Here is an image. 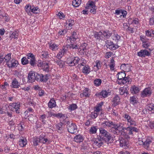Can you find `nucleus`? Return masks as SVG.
Returning <instances> with one entry per match:
<instances>
[{
	"instance_id": "nucleus-1",
	"label": "nucleus",
	"mask_w": 154,
	"mask_h": 154,
	"mask_svg": "<svg viewBox=\"0 0 154 154\" xmlns=\"http://www.w3.org/2000/svg\"><path fill=\"white\" fill-rule=\"evenodd\" d=\"M100 137L98 138L94 143L98 147H100L103 144L102 140L104 141L108 144L113 142V139L111 134L106 130L102 128H100Z\"/></svg>"
},
{
	"instance_id": "nucleus-2",
	"label": "nucleus",
	"mask_w": 154,
	"mask_h": 154,
	"mask_svg": "<svg viewBox=\"0 0 154 154\" xmlns=\"http://www.w3.org/2000/svg\"><path fill=\"white\" fill-rule=\"evenodd\" d=\"M63 124L65 125H67L68 131L70 133L75 134L78 131L76 126L75 124L70 123L69 121L66 120H65Z\"/></svg>"
},
{
	"instance_id": "nucleus-3",
	"label": "nucleus",
	"mask_w": 154,
	"mask_h": 154,
	"mask_svg": "<svg viewBox=\"0 0 154 154\" xmlns=\"http://www.w3.org/2000/svg\"><path fill=\"white\" fill-rule=\"evenodd\" d=\"M124 125L120 123H117L111 121L110 127L112 128L110 130V131L116 134L118 131Z\"/></svg>"
},
{
	"instance_id": "nucleus-4",
	"label": "nucleus",
	"mask_w": 154,
	"mask_h": 154,
	"mask_svg": "<svg viewBox=\"0 0 154 154\" xmlns=\"http://www.w3.org/2000/svg\"><path fill=\"white\" fill-rule=\"evenodd\" d=\"M105 42V45L107 48H109L112 51L116 50L119 47V46L114 44L110 40H106Z\"/></svg>"
},
{
	"instance_id": "nucleus-5",
	"label": "nucleus",
	"mask_w": 154,
	"mask_h": 154,
	"mask_svg": "<svg viewBox=\"0 0 154 154\" xmlns=\"http://www.w3.org/2000/svg\"><path fill=\"white\" fill-rule=\"evenodd\" d=\"M126 131H127L126 128H125L123 127V126H122L116 134H119L120 133L122 136L121 137H123L126 139H129L130 137Z\"/></svg>"
},
{
	"instance_id": "nucleus-6",
	"label": "nucleus",
	"mask_w": 154,
	"mask_h": 154,
	"mask_svg": "<svg viewBox=\"0 0 154 154\" xmlns=\"http://www.w3.org/2000/svg\"><path fill=\"white\" fill-rule=\"evenodd\" d=\"M9 106L12 107L11 110L13 111H14V109H15L14 111L17 113L19 114L20 113V104L18 103H10L9 104Z\"/></svg>"
},
{
	"instance_id": "nucleus-7",
	"label": "nucleus",
	"mask_w": 154,
	"mask_h": 154,
	"mask_svg": "<svg viewBox=\"0 0 154 154\" xmlns=\"http://www.w3.org/2000/svg\"><path fill=\"white\" fill-rule=\"evenodd\" d=\"M110 95V92L108 91L105 90H102L99 93H96L95 95L100 98H105L107 97L108 95Z\"/></svg>"
},
{
	"instance_id": "nucleus-8",
	"label": "nucleus",
	"mask_w": 154,
	"mask_h": 154,
	"mask_svg": "<svg viewBox=\"0 0 154 154\" xmlns=\"http://www.w3.org/2000/svg\"><path fill=\"white\" fill-rule=\"evenodd\" d=\"M142 143L143 144L144 147L146 149H148L149 148V145L152 142V139L149 137L146 138L145 141L142 140Z\"/></svg>"
},
{
	"instance_id": "nucleus-9",
	"label": "nucleus",
	"mask_w": 154,
	"mask_h": 154,
	"mask_svg": "<svg viewBox=\"0 0 154 154\" xmlns=\"http://www.w3.org/2000/svg\"><path fill=\"white\" fill-rule=\"evenodd\" d=\"M137 55L140 57H145L146 56H149L150 53L146 50H142L138 52Z\"/></svg>"
},
{
	"instance_id": "nucleus-10",
	"label": "nucleus",
	"mask_w": 154,
	"mask_h": 154,
	"mask_svg": "<svg viewBox=\"0 0 154 154\" xmlns=\"http://www.w3.org/2000/svg\"><path fill=\"white\" fill-rule=\"evenodd\" d=\"M38 138L40 143L47 144H49L50 143V141L46 137L45 134H42L39 136Z\"/></svg>"
},
{
	"instance_id": "nucleus-11",
	"label": "nucleus",
	"mask_w": 154,
	"mask_h": 154,
	"mask_svg": "<svg viewBox=\"0 0 154 154\" xmlns=\"http://www.w3.org/2000/svg\"><path fill=\"white\" fill-rule=\"evenodd\" d=\"M151 94V88L149 87L145 88L141 93V97H144L147 96H149Z\"/></svg>"
},
{
	"instance_id": "nucleus-12",
	"label": "nucleus",
	"mask_w": 154,
	"mask_h": 154,
	"mask_svg": "<svg viewBox=\"0 0 154 154\" xmlns=\"http://www.w3.org/2000/svg\"><path fill=\"white\" fill-rule=\"evenodd\" d=\"M77 38L78 36L76 33L75 32H73L70 36L68 37L67 40L69 41L70 43H74Z\"/></svg>"
},
{
	"instance_id": "nucleus-13",
	"label": "nucleus",
	"mask_w": 154,
	"mask_h": 154,
	"mask_svg": "<svg viewBox=\"0 0 154 154\" xmlns=\"http://www.w3.org/2000/svg\"><path fill=\"white\" fill-rule=\"evenodd\" d=\"M77 38L78 36L76 33L75 32H73L70 36L68 37L67 40L69 41L70 43H74Z\"/></svg>"
},
{
	"instance_id": "nucleus-14",
	"label": "nucleus",
	"mask_w": 154,
	"mask_h": 154,
	"mask_svg": "<svg viewBox=\"0 0 154 154\" xmlns=\"http://www.w3.org/2000/svg\"><path fill=\"white\" fill-rule=\"evenodd\" d=\"M127 131H128L129 135L133 134L134 132H137L138 131V129L137 128L132 126L128 127L126 128Z\"/></svg>"
},
{
	"instance_id": "nucleus-15",
	"label": "nucleus",
	"mask_w": 154,
	"mask_h": 154,
	"mask_svg": "<svg viewBox=\"0 0 154 154\" xmlns=\"http://www.w3.org/2000/svg\"><path fill=\"white\" fill-rule=\"evenodd\" d=\"M128 139L123 137H120L119 138L120 146L122 147L125 146H127L128 143Z\"/></svg>"
},
{
	"instance_id": "nucleus-16",
	"label": "nucleus",
	"mask_w": 154,
	"mask_h": 154,
	"mask_svg": "<svg viewBox=\"0 0 154 154\" xmlns=\"http://www.w3.org/2000/svg\"><path fill=\"white\" fill-rule=\"evenodd\" d=\"M18 64V62L17 60L13 59L12 60L9 62L7 64L9 68H12L15 66H17Z\"/></svg>"
},
{
	"instance_id": "nucleus-17",
	"label": "nucleus",
	"mask_w": 154,
	"mask_h": 154,
	"mask_svg": "<svg viewBox=\"0 0 154 154\" xmlns=\"http://www.w3.org/2000/svg\"><path fill=\"white\" fill-rule=\"evenodd\" d=\"M65 121L64 120L63 122H60L58 123L56 125V128L58 132L60 133H62L63 131V125H64L63 123Z\"/></svg>"
},
{
	"instance_id": "nucleus-18",
	"label": "nucleus",
	"mask_w": 154,
	"mask_h": 154,
	"mask_svg": "<svg viewBox=\"0 0 154 154\" xmlns=\"http://www.w3.org/2000/svg\"><path fill=\"white\" fill-rule=\"evenodd\" d=\"M28 81H29V82H32L35 81V72L34 73H30V72L28 76Z\"/></svg>"
},
{
	"instance_id": "nucleus-19",
	"label": "nucleus",
	"mask_w": 154,
	"mask_h": 154,
	"mask_svg": "<svg viewBox=\"0 0 154 154\" xmlns=\"http://www.w3.org/2000/svg\"><path fill=\"white\" fill-rule=\"evenodd\" d=\"M27 143V140L26 139L23 137L20 138L18 141L19 144L22 147L25 146Z\"/></svg>"
},
{
	"instance_id": "nucleus-20",
	"label": "nucleus",
	"mask_w": 154,
	"mask_h": 154,
	"mask_svg": "<svg viewBox=\"0 0 154 154\" xmlns=\"http://www.w3.org/2000/svg\"><path fill=\"white\" fill-rule=\"evenodd\" d=\"M120 98L118 95H116L113 98V106H115L119 105L120 101Z\"/></svg>"
},
{
	"instance_id": "nucleus-21",
	"label": "nucleus",
	"mask_w": 154,
	"mask_h": 154,
	"mask_svg": "<svg viewBox=\"0 0 154 154\" xmlns=\"http://www.w3.org/2000/svg\"><path fill=\"white\" fill-rule=\"evenodd\" d=\"M84 140V138L80 134L76 135L74 138V140L77 143L82 142Z\"/></svg>"
},
{
	"instance_id": "nucleus-22",
	"label": "nucleus",
	"mask_w": 154,
	"mask_h": 154,
	"mask_svg": "<svg viewBox=\"0 0 154 154\" xmlns=\"http://www.w3.org/2000/svg\"><path fill=\"white\" fill-rule=\"evenodd\" d=\"M130 91L132 94H137L139 93L140 90L137 86L134 85L131 87Z\"/></svg>"
},
{
	"instance_id": "nucleus-23",
	"label": "nucleus",
	"mask_w": 154,
	"mask_h": 154,
	"mask_svg": "<svg viewBox=\"0 0 154 154\" xmlns=\"http://www.w3.org/2000/svg\"><path fill=\"white\" fill-rule=\"evenodd\" d=\"M49 63L47 62H44L41 69H42L44 71L46 72H48L49 70Z\"/></svg>"
},
{
	"instance_id": "nucleus-24",
	"label": "nucleus",
	"mask_w": 154,
	"mask_h": 154,
	"mask_svg": "<svg viewBox=\"0 0 154 154\" xmlns=\"http://www.w3.org/2000/svg\"><path fill=\"white\" fill-rule=\"evenodd\" d=\"M20 86V83L15 79L13 80L11 87L14 88H18Z\"/></svg>"
},
{
	"instance_id": "nucleus-25",
	"label": "nucleus",
	"mask_w": 154,
	"mask_h": 154,
	"mask_svg": "<svg viewBox=\"0 0 154 154\" xmlns=\"http://www.w3.org/2000/svg\"><path fill=\"white\" fill-rule=\"evenodd\" d=\"M90 72V69L89 66L86 65L83 68L82 72L85 74H88Z\"/></svg>"
},
{
	"instance_id": "nucleus-26",
	"label": "nucleus",
	"mask_w": 154,
	"mask_h": 154,
	"mask_svg": "<svg viewBox=\"0 0 154 154\" xmlns=\"http://www.w3.org/2000/svg\"><path fill=\"white\" fill-rule=\"evenodd\" d=\"M118 79L119 81L122 80L125 77L126 74L125 72H120L117 74Z\"/></svg>"
},
{
	"instance_id": "nucleus-27",
	"label": "nucleus",
	"mask_w": 154,
	"mask_h": 154,
	"mask_svg": "<svg viewBox=\"0 0 154 154\" xmlns=\"http://www.w3.org/2000/svg\"><path fill=\"white\" fill-rule=\"evenodd\" d=\"M11 53H9L6 55L5 57H3L4 59V61L6 63V64H7L10 61V60L11 59Z\"/></svg>"
},
{
	"instance_id": "nucleus-28",
	"label": "nucleus",
	"mask_w": 154,
	"mask_h": 154,
	"mask_svg": "<svg viewBox=\"0 0 154 154\" xmlns=\"http://www.w3.org/2000/svg\"><path fill=\"white\" fill-rule=\"evenodd\" d=\"M48 107L51 108L55 107L56 106V103L55 100L51 99L48 103Z\"/></svg>"
},
{
	"instance_id": "nucleus-29",
	"label": "nucleus",
	"mask_w": 154,
	"mask_h": 154,
	"mask_svg": "<svg viewBox=\"0 0 154 154\" xmlns=\"http://www.w3.org/2000/svg\"><path fill=\"white\" fill-rule=\"evenodd\" d=\"M103 35V33L101 32H96L94 34V37L97 39L100 40L101 39V37Z\"/></svg>"
},
{
	"instance_id": "nucleus-30",
	"label": "nucleus",
	"mask_w": 154,
	"mask_h": 154,
	"mask_svg": "<svg viewBox=\"0 0 154 154\" xmlns=\"http://www.w3.org/2000/svg\"><path fill=\"white\" fill-rule=\"evenodd\" d=\"M112 33L110 32L109 31H104L103 33V35L106 38H109L111 35Z\"/></svg>"
},
{
	"instance_id": "nucleus-31",
	"label": "nucleus",
	"mask_w": 154,
	"mask_h": 154,
	"mask_svg": "<svg viewBox=\"0 0 154 154\" xmlns=\"http://www.w3.org/2000/svg\"><path fill=\"white\" fill-rule=\"evenodd\" d=\"M111 122V121H105L102 123L101 125L104 127H110Z\"/></svg>"
},
{
	"instance_id": "nucleus-32",
	"label": "nucleus",
	"mask_w": 154,
	"mask_h": 154,
	"mask_svg": "<svg viewBox=\"0 0 154 154\" xmlns=\"http://www.w3.org/2000/svg\"><path fill=\"white\" fill-rule=\"evenodd\" d=\"M41 76V82H46L48 79L49 75L48 74L44 75L43 74H42Z\"/></svg>"
},
{
	"instance_id": "nucleus-33",
	"label": "nucleus",
	"mask_w": 154,
	"mask_h": 154,
	"mask_svg": "<svg viewBox=\"0 0 154 154\" xmlns=\"http://www.w3.org/2000/svg\"><path fill=\"white\" fill-rule=\"evenodd\" d=\"M86 5H88V6L85 8H86L87 9L88 8L89 9V7L91 8H94V7H96L94 5V2L91 1H89Z\"/></svg>"
},
{
	"instance_id": "nucleus-34",
	"label": "nucleus",
	"mask_w": 154,
	"mask_h": 154,
	"mask_svg": "<svg viewBox=\"0 0 154 154\" xmlns=\"http://www.w3.org/2000/svg\"><path fill=\"white\" fill-rule=\"evenodd\" d=\"M83 93L86 97H88L91 95L90 93L89 92V89L88 88H85L83 91Z\"/></svg>"
},
{
	"instance_id": "nucleus-35",
	"label": "nucleus",
	"mask_w": 154,
	"mask_h": 154,
	"mask_svg": "<svg viewBox=\"0 0 154 154\" xmlns=\"http://www.w3.org/2000/svg\"><path fill=\"white\" fill-rule=\"evenodd\" d=\"M101 82V80L99 79H96L94 81V85L97 86L100 85Z\"/></svg>"
},
{
	"instance_id": "nucleus-36",
	"label": "nucleus",
	"mask_w": 154,
	"mask_h": 154,
	"mask_svg": "<svg viewBox=\"0 0 154 154\" xmlns=\"http://www.w3.org/2000/svg\"><path fill=\"white\" fill-rule=\"evenodd\" d=\"M81 0H75L72 1V5L75 7H78L81 4Z\"/></svg>"
},
{
	"instance_id": "nucleus-37",
	"label": "nucleus",
	"mask_w": 154,
	"mask_h": 154,
	"mask_svg": "<svg viewBox=\"0 0 154 154\" xmlns=\"http://www.w3.org/2000/svg\"><path fill=\"white\" fill-rule=\"evenodd\" d=\"M66 53V52H65V51L63 50H62L58 53L56 56V57L59 60H60Z\"/></svg>"
},
{
	"instance_id": "nucleus-38",
	"label": "nucleus",
	"mask_w": 154,
	"mask_h": 154,
	"mask_svg": "<svg viewBox=\"0 0 154 154\" xmlns=\"http://www.w3.org/2000/svg\"><path fill=\"white\" fill-rule=\"evenodd\" d=\"M53 116L57 117V118H60L62 119L65 118V115L61 113H53Z\"/></svg>"
},
{
	"instance_id": "nucleus-39",
	"label": "nucleus",
	"mask_w": 154,
	"mask_h": 154,
	"mask_svg": "<svg viewBox=\"0 0 154 154\" xmlns=\"http://www.w3.org/2000/svg\"><path fill=\"white\" fill-rule=\"evenodd\" d=\"M55 62H56L60 66V68H62L64 65V62L61 61L60 60H55Z\"/></svg>"
},
{
	"instance_id": "nucleus-40",
	"label": "nucleus",
	"mask_w": 154,
	"mask_h": 154,
	"mask_svg": "<svg viewBox=\"0 0 154 154\" xmlns=\"http://www.w3.org/2000/svg\"><path fill=\"white\" fill-rule=\"evenodd\" d=\"M72 58H68L67 61V63L69 66H75V64L73 62Z\"/></svg>"
},
{
	"instance_id": "nucleus-41",
	"label": "nucleus",
	"mask_w": 154,
	"mask_h": 154,
	"mask_svg": "<svg viewBox=\"0 0 154 154\" xmlns=\"http://www.w3.org/2000/svg\"><path fill=\"white\" fill-rule=\"evenodd\" d=\"M97 129L96 127H92L89 129V132L91 134H95L96 133Z\"/></svg>"
},
{
	"instance_id": "nucleus-42",
	"label": "nucleus",
	"mask_w": 154,
	"mask_h": 154,
	"mask_svg": "<svg viewBox=\"0 0 154 154\" xmlns=\"http://www.w3.org/2000/svg\"><path fill=\"white\" fill-rule=\"evenodd\" d=\"M77 108V106L75 104L73 103L68 106V109L70 110H74Z\"/></svg>"
},
{
	"instance_id": "nucleus-43",
	"label": "nucleus",
	"mask_w": 154,
	"mask_h": 154,
	"mask_svg": "<svg viewBox=\"0 0 154 154\" xmlns=\"http://www.w3.org/2000/svg\"><path fill=\"white\" fill-rule=\"evenodd\" d=\"M147 109L150 111H151L152 113H154V104H150L149 105Z\"/></svg>"
},
{
	"instance_id": "nucleus-44",
	"label": "nucleus",
	"mask_w": 154,
	"mask_h": 154,
	"mask_svg": "<svg viewBox=\"0 0 154 154\" xmlns=\"http://www.w3.org/2000/svg\"><path fill=\"white\" fill-rule=\"evenodd\" d=\"M33 145L34 146H36L38 144V143L40 142L38 138L36 137L34 138L33 141Z\"/></svg>"
},
{
	"instance_id": "nucleus-45",
	"label": "nucleus",
	"mask_w": 154,
	"mask_h": 154,
	"mask_svg": "<svg viewBox=\"0 0 154 154\" xmlns=\"http://www.w3.org/2000/svg\"><path fill=\"white\" fill-rule=\"evenodd\" d=\"M130 99L131 103L134 104L137 103V99L134 97H131Z\"/></svg>"
},
{
	"instance_id": "nucleus-46",
	"label": "nucleus",
	"mask_w": 154,
	"mask_h": 154,
	"mask_svg": "<svg viewBox=\"0 0 154 154\" xmlns=\"http://www.w3.org/2000/svg\"><path fill=\"white\" fill-rule=\"evenodd\" d=\"M48 57V54L47 51L42 52V53L41 57L42 59L46 58Z\"/></svg>"
},
{
	"instance_id": "nucleus-47",
	"label": "nucleus",
	"mask_w": 154,
	"mask_h": 154,
	"mask_svg": "<svg viewBox=\"0 0 154 154\" xmlns=\"http://www.w3.org/2000/svg\"><path fill=\"white\" fill-rule=\"evenodd\" d=\"M38 7H35L33 6H32V8L31 9V12L37 14L38 13L39 11L38 10Z\"/></svg>"
},
{
	"instance_id": "nucleus-48",
	"label": "nucleus",
	"mask_w": 154,
	"mask_h": 154,
	"mask_svg": "<svg viewBox=\"0 0 154 154\" xmlns=\"http://www.w3.org/2000/svg\"><path fill=\"white\" fill-rule=\"evenodd\" d=\"M29 63L31 66H35V65L36 64L35 57L30 59Z\"/></svg>"
},
{
	"instance_id": "nucleus-49",
	"label": "nucleus",
	"mask_w": 154,
	"mask_h": 154,
	"mask_svg": "<svg viewBox=\"0 0 154 154\" xmlns=\"http://www.w3.org/2000/svg\"><path fill=\"white\" fill-rule=\"evenodd\" d=\"M72 58L75 65L78 64L80 60V59L78 57H74V58Z\"/></svg>"
},
{
	"instance_id": "nucleus-50",
	"label": "nucleus",
	"mask_w": 154,
	"mask_h": 154,
	"mask_svg": "<svg viewBox=\"0 0 154 154\" xmlns=\"http://www.w3.org/2000/svg\"><path fill=\"white\" fill-rule=\"evenodd\" d=\"M42 74H39L35 72V80L41 82Z\"/></svg>"
},
{
	"instance_id": "nucleus-51",
	"label": "nucleus",
	"mask_w": 154,
	"mask_h": 154,
	"mask_svg": "<svg viewBox=\"0 0 154 154\" xmlns=\"http://www.w3.org/2000/svg\"><path fill=\"white\" fill-rule=\"evenodd\" d=\"M22 63L25 65L28 63L29 61L26 57H23L21 59Z\"/></svg>"
},
{
	"instance_id": "nucleus-52",
	"label": "nucleus",
	"mask_w": 154,
	"mask_h": 154,
	"mask_svg": "<svg viewBox=\"0 0 154 154\" xmlns=\"http://www.w3.org/2000/svg\"><path fill=\"white\" fill-rule=\"evenodd\" d=\"M128 124L130 125H136V123L135 121L132 119L131 118L128 122Z\"/></svg>"
},
{
	"instance_id": "nucleus-53",
	"label": "nucleus",
	"mask_w": 154,
	"mask_h": 154,
	"mask_svg": "<svg viewBox=\"0 0 154 154\" xmlns=\"http://www.w3.org/2000/svg\"><path fill=\"white\" fill-rule=\"evenodd\" d=\"M150 46V43H147L146 42H143V48H148Z\"/></svg>"
},
{
	"instance_id": "nucleus-54",
	"label": "nucleus",
	"mask_w": 154,
	"mask_h": 154,
	"mask_svg": "<svg viewBox=\"0 0 154 154\" xmlns=\"http://www.w3.org/2000/svg\"><path fill=\"white\" fill-rule=\"evenodd\" d=\"M18 35V32H17V31H16L12 33L11 35V36L12 37V38H17V37Z\"/></svg>"
},
{
	"instance_id": "nucleus-55",
	"label": "nucleus",
	"mask_w": 154,
	"mask_h": 154,
	"mask_svg": "<svg viewBox=\"0 0 154 154\" xmlns=\"http://www.w3.org/2000/svg\"><path fill=\"white\" fill-rule=\"evenodd\" d=\"M119 90L120 94L121 95H124L125 96V95H126V93L123 88L122 87H121L119 88Z\"/></svg>"
},
{
	"instance_id": "nucleus-56",
	"label": "nucleus",
	"mask_w": 154,
	"mask_h": 154,
	"mask_svg": "<svg viewBox=\"0 0 154 154\" xmlns=\"http://www.w3.org/2000/svg\"><path fill=\"white\" fill-rule=\"evenodd\" d=\"M122 88L126 93V95H125V96L126 97L128 94V90L129 89V88L127 85H125Z\"/></svg>"
},
{
	"instance_id": "nucleus-57",
	"label": "nucleus",
	"mask_w": 154,
	"mask_h": 154,
	"mask_svg": "<svg viewBox=\"0 0 154 154\" xmlns=\"http://www.w3.org/2000/svg\"><path fill=\"white\" fill-rule=\"evenodd\" d=\"M121 13L120 16H123V17H125L126 16V15L127 14V12L124 10L122 9L121 10Z\"/></svg>"
},
{
	"instance_id": "nucleus-58",
	"label": "nucleus",
	"mask_w": 154,
	"mask_h": 154,
	"mask_svg": "<svg viewBox=\"0 0 154 154\" xmlns=\"http://www.w3.org/2000/svg\"><path fill=\"white\" fill-rule=\"evenodd\" d=\"M124 116L125 118V120H127V122L129 121V120L131 119L130 116L127 114H125L124 115Z\"/></svg>"
},
{
	"instance_id": "nucleus-59",
	"label": "nucleus",
	"mask_w": 154,
	"mask_h": 154,
	"mask_svg": "<svg viewBox=\"0 0 154 154\" xmlns=\"http://www.w3.org/2000/svg\"><path fill=\"white\" fill-rule=\"evenodd\" d=\"M79 62L80 63V64H79V66H84V64L85 63L86 61L84 59H83V58H82L81 60L80 59Z\"/></svg>"
},
{
	"instance_id": "nucleus-60",
	"label": "nucleus",
	"mask_w": 154,
	"mask_h": 154,
	"mask_svg": "<svg viewBox=\"0 0 154 154\" xmlns=\"http://www.w3.org/2000/svg\"><path fill=\"white\" fill-rule=\"evenodd\" d=\"M43 63L44 62H42L41 60H38V63L37 64V66L39 68H41L42 66Z\"/></svg>"
},
{
	"instance_id": "nucleus-61",
	"label": "nucleus",
	"mask_w": 154,
	"mask_h": 154,
	"mask_svg": "<svg viewBox=\"0 0 154 154\" xmlns=\"http://www.w3.org/2000/svg\"><path fill=\"white\" fill-rule=\"evenodd\" d=\"M126 78L125 77V78ZM127 83V80L126 79H123L122 80H120V81H119L118 84H124Z\"/></svg>"
},
{
	"instance_id": "nucleus-62",
	"label": "nucleus",
	"mask_w": 154,
	"mask_h": 154,
	"mask_svg": "<svg viewBox=\"0 0 154 154\" xmlns=\"http://www.w3.org/2000/svg\"><path fill=\"white\" fill-rule=\"evenodd\" d=\"M26 12H29L30 11H31L32 6H30L29 5H28L26 6Z\"/></svg>"
},
{
	"instance_id": "nucleus-63",
	"label": "nucleus",
	"mask_w": 154,
	"mask_h": 154,
	"mask_svg": "<svg viewBox=\"0 0 154 154\" xmlns=\"http://www.w3.org/2000/svg\"><path fill=\"white\" fill-rule=\"evenodd\" d=\"M28 120L31 122H33L34 120V116L32 115L31 114L29 115L28 116Z\"/></svg>"
},
{
	"instance_id": "nucleus-64",
	"label": "nucleus",
	"mask_w": 154,
	"mask_h": 154,
	"mask_svg": "<svg viewBox=\"0 0 154 154\" xmlns=\"http://www.w3.org/2000/svg\"><path fill=\"white\" fill-rule=\"evenodd\" d=\"M149 24L150 25H154V15L150 18Z\"/></svg>"
}]
</instances>
